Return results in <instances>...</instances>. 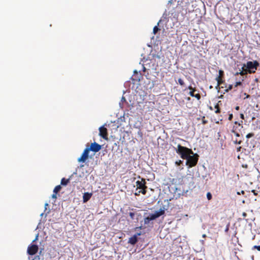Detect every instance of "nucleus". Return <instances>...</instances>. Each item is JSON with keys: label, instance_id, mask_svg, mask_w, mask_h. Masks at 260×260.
I'll return each instance as SVG.
<instances>
[{"label": "nucleus", "instance_id": "obj_1", "mask_svg": "<svg viewBox=\"0 0 260 260\" xmlns=\"http://www.w3.org/2000/svg\"><path fill=\"white\" fill-rule=\"evenodd\" d=\"M176 152L184 159L188 157V155L193 154V151L191 149L182 146L180 144L177 145V149H176Z\"/></svg>", "mask_w": 260, "mask_h": 260}, {"label": "nucleus", "instance_id": "obj_2", "mask_svg": "<svg viewBox=\"0 0 260 260\" xmlns=\"http://www.w3.org/2000/svg\"><path fill=\"white\" fill-rule=\"evenodd\" d=\"M166 209L164 207L161 208L159 211H156L154 214H151L149 216L145 217L144 219V222L145 224H148L150 221L154 220L159 216L164 215L165 213Z\"/></svg>", "mask_w": 260, "mask_h": 260}, {"label": "nucleus", "instance_id": "obj_3", "mask_svg": "<svg viewBox=\"0 0 260 260\" xmlns=\"http://www.w3.org/2000/svg\"><path fill=\"white\" fill-rule=\"evenodd\" d=\"M199 155L197 153L193 152L192 154L188 155V157L186 158V165L188 166L189 168H192L195 166L198 161Z\"/></svg>", "mask_w": 260, "mask_h": 260}, {"label": "nucleus", "instance_id": "obj_4", "mask_svg": "<svg viewBox=\"0 0 260 260\" xmlns=\"http://www.w3.org/2000/svg\"><path fill=\"white\" fill-rule=\"evenodd\" d=\"M138 178L141 179V180L139 181L138 180L136 181V186L137 187V189H140L141 190L139 191V193H142L143 194H145L146 193V189L147 188V186L146 185V182L145 180V179L141 178L140 176H138Z\"/></svg>", "mask_w": 260, "mask_h": 260}, {"label": "nucleus", "instance_id": "obj_5", "mask_svg": "<svg viewBox=\"0 0 260 260\" xmlns=\"http://www.w3.org/2000/svg\"><path fill=\"white\" fill-rule=\"evenodd\" d=\"M259 65V64L257 61H254L253 62L249 61L245 64V67H246L248 73L251 74L255 72Z\"/></svg>", "mask_w": 260, "mask_h": 260}, {"label": "nucleus", "instance_id": "obj_6", "mask_svg": "<svg viewBox=\"0 0 260 260\" xmlns=\"http://www.w3.org/2000/svg\"><path fill=\"white\" fill-rule=\"evenodd\" d=\"M38 246L36 244H32L29 245L27 250V252L29 255H35L38 251Z\"/></svg>", "mask_w": 260, "mask_h": 260}, {"label": "nucleus", "instance_id": "obj_7", "mask_svg": "<svg viewBox=\"0 0 260 260\" xmlns=\"http://www.w3.org/2000/svg\"><path fill=\"white\" fill-rule=\"evenodd\" d=\"M89 150L88 148H86L82 153L80 157L78 159L79 162H84L86 159L88 158Z\"/></svg>", "mask_w": 260, "mask_h": 260}, {"label": "nucleus", "instance_id": "obj_8", "mask_svg": "<svg viewBox=\"0 0 260 260\" xmlns=\"http://www.w3.org/2000/svg\"><path fill=\"white\" fill-rule=\"evenodd\" d=\"M99 135L105 140H108L107 129L104 126H101L99 128Z\"/></svg>", "mask_w": 260, "mask_h": 260}, {"label": "nucleus", "instance_id": "obj_9", "mask_svg": "<svg viewBox=\"0 0 260 260\" xmlns=\"http://www.w3.org/2000/svg\"><path fill=\"white\" fill-rule=\"evenodd\" d=\"M89 151H92L94 152H97L101 149V145L96 142L91 143L90 148H88Z\"/></svg>", "mask_w": 260, "mask_h": 260}, {"label": "nucleus", "instance_id": "obj_10", "mask_svg": "<svg viewBox=\"0 0 260 260\" xmlns=\"http://www.w3.org/2000/svg\"><path fill=\"white\" fill-rule=\"evenodd\" d=\"M138 241L137 235H134L129 238L128 243L132 245H135Z\"/></svg>", "mask_w": 260, "mask_h": 260}, {"label": "nucleus", "instance_id": "obj_11", "mask_svg": "<svg viewBox=\"0 0 260 260\" xmlns=\"http://www.w3.org/2000/svg\"><path fill=\"white\" fill-rule=\"evenodd\" d=\"M92 196V194L88 192H85L83 194V200L84 203L87 202L88 200H90L91 197Z\"/></svg>", "mask_w": 260, "mask_h": 260}, {"label": "nucleus", "instance_id": "obj_12", "mask_svg": "<svg viewBox=\"0 0 260 260\" xmlns=\"http://www.w3.org/2000/svg\"><path fill=\"white\" fill-rule=\"evenodd\" d=\"M187 88L190 90L189 92V95L191 96H194V93L197 90L196 88L195 87H192L191 86H189Z\"/></svg>", "mask_w": 260, "mask_h": 260}, {"label": "nucleus", "instance_id": "obj_13", "mask_svg": "<svg viewBox=\"0 0 260 260\" xmlns=\"http://www.w3.org/2000/svg\"><path fill=\"white\" fill-rule=\"evenodd\" d=\"M245 67V64H244L243 67L242 68V71L239 72V74L241 76L245 75L247 74V73H248L247 70L246 69H244Z\"/></svg>", "mask_w": 260, "mask_h": 260}, {"label": "nucleus", "instance_id": "obj_14", "mask_svg": "<svg viewBox=\"0 0 260 260\" xmlns=\"http://www.w3.org/2000/svg\"><path fill=\"white\" fill-rule=\"evenodd\" d=\"M70 181V179H66L63 178L61 180V184L62 185H67Z\"/></svg>", "mask_w": 260, "mask_h": 260}, {"label": "nucleus", "instance_id": "obj_15", "mask_svg": "<svg viewBox=\"0 0 260 260\" xmlns=\"http://www.w3.org/2000/svg\"><path fill=\"white\" fill-rule=\"evenodd\" d=\"M61 188V187L60 185H57L54 188L53 192L55 193H57L58 192H59Z\"/></svg>", "mask_w": 260, "mask_h": 260}, {"label": "nucleus", "instance_id": "obj_16", "mask_svg": "<svg viewBox=\"0 0 260 260\" xmlns=\"http://www.w3.org/2000/svg\"><path fill=\"white\" fill-rule=\"evenodd\" d=\"M216 80L217 81V86H219L223 83V81L222 80V78H216Z\"/></svg>", "mask_w": 260, "mask_h": 260}, {"label": "nucleus", "instance_id": "obj_17", "mask_svg": "<svg viewBox=\"0 0 260 260\" xmlns=\"http://www.w3.org/2000/svg\"><path fill=\"white\" fill-rule=\"evenodd\" d=\"M215 108L216 109V111H215V113L218 114L220 112V109L218 104L215 105Z\"/></svg>", "mask_w": 260, "mask_h": 260}, {"label": "nucleus", "instance_id": "obj_18", "mask_svg": "<svg viewBox=\"0 0 260 260\" xmlns=\"http://www.w3.org/2000/svg\"><path fill=\"white\" fill-rule=\"evenodd\" d=\"M178 83L181 85V86H184L185 85V83L183 81V79H182L181 78H179L178 79Z\"/></svg>", "mask_w": 260, "mask_h": 260}, {"label": "nucleus", "instance_id": "obj_19", "mask_svg": "<svg viewBox=\"0 0 260 260\" xmlns=\"http://www.w3.org/2000/svg\"><path fill=\"white\" fill-rule=\"evenodd\" d=\"M224 75V72L222 70H219V76L217 77L218 78H222Z\"/></svg>", "mask_w": 260, "mask_h": 260}, {"label": "nucleus", "instance_id": "obj_20", "mask_svg": "<svg viewBox=\"0 0 260 260\" xmlns=\"http://www.w3.org/2000/svg\"><path fill=\"white\" fill-rule=\"evenodd\" d=\"M158 30H159V28H158V27L157 26H155L153 29V34H156L157 32V31H158Z\"/></svg>", "mask_w": 260, "mask_h": 260}, {"label": "nucleus", "instance_id": "obj_21", "mask_svg": "<svg viewBox=\"0 0 260 260\" xmlns=\"http://www.w3.org/2000/svg\"><path fill=\"white\" fill-rule=\"evenodd\" d=\"M192 97H195L198 100H200L201 99V95L199 93H194V96H193Z\"/></svg>", "mask_w": 260, "mask_h": 260}, {"label": "nucleus", "instance_id": "obj_22", "mask_svg": "<svg viewBox=\"0 0 260 260\" xmlns=\"http://www.w3.org/2000/svg\"><path fill=\"white\" fill-rule=\"evenodd\" d=\"M254 134H253V133H249V134H248L246 135V138L249 139V138H251V137H253V136H254Z\"/></svg>", "mask_w": 260, "mask_h": 260}, {"label": "nucleus", "instance_id": "obj_23", "mask_svg": "<svg viewBox=\"0 0 260 260\" xmlns=\"http://www.w3.org/2000/svg\"><path fill=\"white\" fill-rule=\"evenodd\" d=\"M129 215L131 218V219H134L135 217V214L134 212H129Z\"/></svg>", "mask_w": 260, "mask_h": 260}, {"label": "nucleus", "instance_id": "obj_24", "mask_svg": "<svg viewBox=\"0 0 260 260\" xmlns=\"http://www.w3.org/2000/svg\"><path fill=\"white\" fill-rule=\"evenodd\" d=\"M212 194L210 192H208L207 193V198L208 200H210L212 199Z\"/></svg>", "mask_w": 260, "mask_h": 260}, {"label": "nucleus", "instance_id": "obj_25", "mask_svg": "<svg viewBox=\"0 0 260 260\" xmlns=\"http://www.w3.org/2000/svg\"><path fill=\"white\" fill-rule=\"evenodd\" d=\"M208 122V121L207 120L205 119V117L204 116L203 118H202V123L203 124H206Z\"/></svg>", "mask_w": 260, "mask_h": 260}, {"label": "nucleus", "instance_id": "obj_26", "mask_svg": "<svg viewBox=\"0 0 260 260\" xmlns=\"http://www.w3.org/2000/svg\"><path fill=\"white\" fill-rule=\"evenodd\" d=\"M242 82L241 81L237 82L235 83V87H237L238 86L242 85Z\"/></svg>", "mask_w": 260, "mask_h": 260}, {"label": "nucleus", "instance_id": "obj_27", "mask_svg": "<svg viewBox=\"0 0 260 260\" xmlns=\"http://www.w3.org/2000/svg\"><path fill=\"white\" fill-rule=\"evenodd\" d=\"M182 163V161L181 160H179L178 161H176L175 162V164L178 166L180 165Z\"/></svg>", "mask_w": 260, "mask_h": 260}, {"label": "nucleus", "instance_id": "obj_28", "mask_svg": "<svg viewBox=\"0 0 260 260\" xmlns=\"http://www.w3.org/2000/svg\"><path fill=\"white\" fill-rule=\"evenodd\" d=\"M253 249H256L257 250L260 251V245L259 246L255 245L253 247Z\"/></svg>", "mask_w": 260, "mask_h": 260}, {"label": "nucleus", "instance_id": "obj_29", "mask_svg": "<svg viewBox=\"0 0 260 260\" xmlns=\"http://www.w3.org/2000/svg\"><path fill=\"white\" fill-rule=\"evenodd\" d=\"M52 198L54 199L55 200H56L57 199L56 193H54L52 195Z\"/></svg>", "mask_w": 260, "mask_h": 260}, {"label": "nucleus", "instance_id": "obj_30", "mask_svg": "<svg viewBox=\"0 0 260 260\" xmlns=\"http://www.w3.org/2000/svg\"><path fill=\"white\" fill-rule=\"evenodd\" d=\"M233 117V114H230L229 115V118H228V119H229V120H232V119Z\"/></svg>", "mask_w": 260, "mask_h": 260}, {"label": "nucleus", "instance_id": "obj_31", "mask_svg": "<svg viewBox=\"0 0 260 260\" xmlns=\"http://www.w3.org/2000/svg\"><path fill=\"white\" fill-rule=\"evenodd\" d=\"M240 118L242 119H244V115L242 113H241L240 114Z\"/></svg>", "mask_w": 260, "mask_h": 260}, {"label": "nucleus", "instance_id": "obj_32", "mask_svg": "<svg viewBox=\"0 0 260 260\" xmlns=\"http://www.w3.org/2000/svg\"><path fill=\"white\" fill-rule=\"evenodd\" d=\"M233 132L235 134V135L236 136L239 137L240 136L239 134L238 133L235 132L234 130L233 131Z\"/></svg>", "mask_w": 260, "mask_h": 260}, {"label": "nucleus", "instance_id": "obj_33", "mask_svg": "<svg viewBox=\"0 0 260 260\" xmlns=\"http://www.w3.org/2000/svg\"><path fill=\"white\" fill-rule=\"evenodd\" d=\"M233 86L232 85H230L228 88V89L226 90V91H228L229 90H231L232 89Z\"/></svg>", "mask_w": 260, "mask_h": 260}, {"label": "nucleus", "instance_id": "obj_34", "mask_svg": "<svg viewBox=\"0 0 260 260\" xmlns=\"http://www.w3.org/2000/svg\"><path fill=\"white\" fill-rule=\"evenodd\" d=\"M242 216L244 217H245L247 216V214L245 212H243V214H242Z\"/></svg>", "mask_w": 260, "mask_h": 260}, {"label": "nucleus", "instance_id": "obj_35", "mask_svg": "<svg viewBox=\"0 0 260 260\" xmlns=\"http://www.w3.org/2000/svg\"><path fill=\"white\" fill-rule=\"evenodd\" d=\"M244 94L246 95V98H250V95L249 94H247L246 93H245Z\"/></svg>", "mask_w": 260, "mask_h": 260}, {"label": "nucleus", "instance_id": "obj_36", "mask_svg": "<svg viewBox=\"0 0 260 260\" xmlns=\"http://www.w3.org/2000/svg\"><path fill=\"white\" fill-rule=\"evenodd\" d=\"M239 109H240V107H239V106H236V107H235V109H236V110H237V111H238V110H239Z\"/></svg>", "mask_w": 260, "mask_h": 260}, {"label": "nucleus", "instance_id": "obj_37", "mask_svg": "<svg viewBox=\"0 0 260 260\" xmlns=\"http://www.w3.org/2000/svg\"><path fill=\"white\" fill-rule=\"evenodd\" d=\"M235 124H238L239 126L241 125V124L240 123H238L237 121H235Z\"/></svg>", "mask_w": 260, "mask_h": 260}, {"label": "nucleus", "instance_id": "obj_38", "mask_svg": "<svg viewBox=\"0 0 260 260\" xmlns=\"http://www.w3.org/2000/svg\"><path fill=\"white\" fill-rule=\"evenodd\" d=\"M252 192H253L254 195H256L257 194V193L255 192V191L254 190H253Z\"/></svg>", "mask_w": 260, "mask_h": 260}, {"label": "nucleus", "instance_id": "obj_39", "mask_svg": "<svg viewBox=\"0 0 260 260\" xmlns=\"http://www.w3.org/2000/svg\"><path fill=\"white\" fill-rule=\"evenodd\" d=\"M140 193H139V192H135V194L136 196H138V195H139V194H140Z\"/></svg>", "mask_w": 260, "mask_h": 260}, {"label": "nucleus", "instance_id": "obj_40", "mask_svg": "<svg viewBox=\"0 0 260 260\" xmlns=\"http://www.w3.org/2000/svg\"><path fill=\"white\" fill-rule=\"evenodd\" d=\"M240 75V74H239V72H237V73L235 74V75Z\"/></svg>", "mask_w": 260, "mask_h": 260}, {"label": "nucleus", "instance_id": "obj_41", "mask_svg": "<svg viewBox=\"0 0 260 260\" xmlns=\"http://www.w3.org/2000/svg\"><path fill=\"white\" fill-rule=\"evenodd\" d=\"M187 101H189V100H190V98L189 97H188V98H187Z\"/></svg>", "mask_w": 260, "mask_h": 260}, {"label": "nucleus", "instance_id": "obj_42", "mask_svg": "<svg viewBox=\"0 0 260 260\" xmlns=\"http://www.w3.org/2000/svg\"><path fill=\"white\" fill-rule=\"evenodd\" d=\"M203 237H206V235H205V234H204V235H203Z\"/></svg>", "mask_w": 260, "mask_h": 260}, {"label": "nucleus", "instance_id": "obj_43", "mask_svg": "<svg viewBox=\"0 0 260 260\" xmlns=\"http://www.w3.org/2000/svg\"><path fill=\"white\" fill-rule=\"evenodd\" d=\"M241 193L244 194V191H242Z\"/></svg>", "mask_w": 260, "mask_h": 260}, {"label": "nucleus", "instance_id": "obj_44", "mask_svg": "<svg viewBox=\"0 0 260 260\" xmlns=\"http://www.w3.org/2000/svg\"><path fill=\"white\" fill-rule=\"evenodd\" d=\"M140 235H141V234H140V233H138V234H137V235H138V236H140Z\"/></svg>", "mask_w": 260, "mask_h": 260}]
</instances>
